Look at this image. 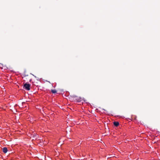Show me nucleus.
<instances>
[{"label":"nucleus","instance_id":"2","mask_svg":"<svg viewBox=\"0 0 160 160\" xmlns=\"http://www.w3.org/2000/svg\"><path fill=\"white\" fill-rule=\"evenodd\" d=\"M2 151L5 153H6L8 151L7 148L6 147H4L2 148Z\"/></svg>","mask_w":160,"mask_h":160},{"label":"nucleus","instance_id":"4","mask_svg":"<svg viewBox=\"0 0 160 160\" xmlns=\"http://www.w3.org/2000/svg\"><path fill=\"white\" fill-rule=\"evenodd\" d=\"M51 92L53 93H55L57 91L55 90H51Z\"/></svg>","mask_w":160,"mask_h":160},{"label":"nucleus","instance_id":"3","mask_svg":"<svg viewBox=\"0 0 160 160\" xmlns=\"http://www.w3.org/2000/svg\"><path fill=\"white\" fill-rule=\"evenodd\" d=\"M113 124L115 126L117 127L119 125V123L118 122H113Z\"/></svg>","mask_w":160,"mask_h":160},{"label":"nucleus","instance_id":"1","mask_svg":"<svg viewBox=\"0 0 160 160\" xmlns=\"http://www.w3.org/2000/svg\"><path fill=\"white\" fill-rule=\"evenodd\" d=\"M30 85L29 84L25 83L23 85V88L27 90H30Z\"/></svg>","mask_w":160,"mask_h":160}]
</instances>
